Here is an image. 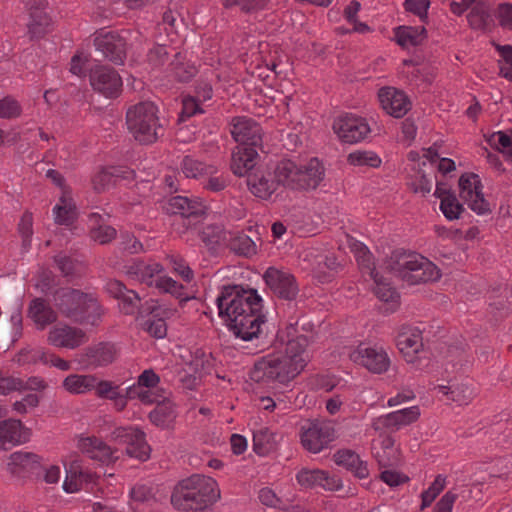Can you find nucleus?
Segmentation results:
<instances>
[{
	"mask_svg": "<svg viewBox=\"0 0 512 512\" xmlns=\"http://www.w3.org/2000/svg\"><path fill=\"white\" fill-rule=\"evenodd\" d=\"M219 316L237 337L248 341L256 337V290L224 286L216 299Z\"/></svg>",
	"mask_w": 512,
	"mask_h": 512,
	"instance_id": "obj_1",
	"label": "nucleus"
},
{
	"mask_svg": "<svg viewBox=\"0 0 512 512\" xmlns=\"http://www.w3.org/2000/svg\"><path fill=\"white\" fill-rule=\"evenodd\" d=\"M230 125L231 135L238 143L232 153L231 170L236 176H247V186L255 194L256 182L251 176L256 167V122L247 116H236Z\"/></svg>",
	"mask_w": 512,
	"mask_h": 512,
	"instance_id": "obj_2",
	"label": "nucleus"
},
{
	"mask_svg": "<svg viewBox=\"0 0 512 512\" xmlns=\"http://www.w3.org/2000/svg\"><path fill=\"white\" fill-rule=\"evenodd\" d=\"M383 269L408 285L434 282L441 276L438 267L426 257L399 249L386 257Z\"/></svg>",
	"mask_w": 512,
	"mask_h": 512,
	"instance_id": "obj_3",
	"label": "nucleus"
},
{
	"mask_svg": "<svg viewBox=\"0 0 512 512\" xmlns=\"http://www.w3.org/2000/svg\"><path fill=\"white\" fill-rule=\"evenodd\" d=\"M219 498L217 482L211 477L195 474L174 488L171 503L178 510L199 512L212 506Z\"/></svg>",
	"mask_w": 512,
	"mask_h": 512,
	"instance_id": "obj_4",
	"label": "nucleus"
},
{
	"mask_svg": "<svg viewBox=\"0 0 512 512\" xmlns=\"http://www.w3.org/2000/svg\"><path fill=\"white\" fill-rule=\"evenodd\" d=\"M55 304L66 318L96 326L101 320L103 309L97 298L77 289L62 288L55 294Z\"/></svg>",
	"mask_w": 512,
	"mask_h": 512,
	"instance_id": "obj_5",
	"label": "nucleus"
},
{
	"mask_svg": "<svg viewBox=\"0 0 512 512\" xmlns=\"http://www.w3.org/2000/svg\"><path fill=\"white\" fill-rule=\"evenodd\" d=\"M126 125L133 138L141 144L155 143L164 132L159 109L151 101L139 102L128 108Z\"/></svg>",
	"mask_w": 512,
	"mask_h": 512,
	"instance_id": "obj_6",
	"label": "nucleus"
},
{
	"mask_svg": "<svg viewBox=\"0 0 512 512\" xmlns=\"http://www.w3.org/2000/svg\"><path fill=\"white\" fill-rule=\"evenodd\" d=\"M324 167L317 158L304 166L291 160H282L275 167L277 181L292 190L316 189L324 178Z\"/></svg>",
	"mask_w": 512,
	"mask_h": 512,
	"instance_id": "obj_7",
	"label": "nucleus"
},
{
	"mask_svg": "<svg viewBox=\"0 0 512 512\" xmlns=\"http://www.w3.org/2000/svg\"><path fill=\"white\" fill-rule=\"evenodd\" d=\"M301 362H291L282 351L274 350L258 358V374L261 379L278 381L285 384L293 380L302 371ZM259 378V375H258Z\"/></svg>",
	"mask_w": 512,
	"mask_h": 512,
	"instance_id": "obj_8",
	"label": "nucleus"
},
{
	"mask_svg": "<svg viewBox=\"0 0 512 512\" xmlns=\"http://www.w3.org/2000/svg\"><path fill=\"white\" fill-rule=\"evenodd\" d=\"M206 205L199 199H190L185 196H173L168 200L167 211L179 215L173 226L178 233H185L192 228V219L205 213Z\"/></svg>",
	"mask_w": 512,
	"mask_h": 512,
	"instance_id": "obj_9",
	"label": "nucleus"
},
{
	"mask_svg": "<svg viewBox=\"0 0 512 512\" xmlns=\"http://www.w3.org/2000/svg\"><path fill=\"white\" fill-rule=\"evenodd\" d=\"M112 438L119 444L126 445V454L132 458L146 461L150 455V447L145 434L136 427H118L112 432Z\"/></svg>",
	"mask_w": 512,
	"mask_h": 512,
	"instance_id": "obj_10",
	"label": "nucleus"
},
{
	"mask_svg": "<svg viewBox=\"0 0 512 512\" xmlns=\"http://www.w3.org/2000/svg\"><path fill=\"white\" fill-rule=\"evenodd\" d=\"M335 438L334 428L325 423L308 422L301 427V443L311 453H319Z\"/></svg>",
	"mask_w": 512,
	"mask_h": 512,
	"instance_id": "obj_11",
	"label": "nucleus"
},
{
	"mask_svg": "<svg viewBox=\"0 0 512 512\" xmlns=\"http://www.w3.org/2000/svg\"><path fill=\"white\" fill-rule=\"evenodd\" d=\"M333 130L343 142L353 144L365 139L370 127L365 118L346 114L334 121Z\"/></svg>",
	"mask_w": 512,
	"mask_h": 512,
	"instance_id": "obj_12",
	"label": "nucleus"
},
{
	"mask_svg": "<svg viewBox=\"0 0 512 512\" xmlns=\"http://www.w3.org/2000/svg\"><path fill=\"white\" fill-rule=\"evenodd\" d=\"M89 80L92 88L106 97H117L122 90L120 75L105 65H95L91 68Z\"/></svg>",
	"mask_w": 512,
	"mask_h": 512,
	"instance_id": "obj_13",
	"label": "nucleus"
},
{
	"mask_svg": "<svg viewBox=\"0 0 512 512\" xmlns=\"http://www.w3.org/2000/svg\"><path fill=\"white\" fill-rule=\"evenodd\" d=\"M266 285L279 298L292 301L299 292L295 277L275 267H269L263 274Z\"/></svg>",
	"mask_w": 512,
	"mask_h": 512,
	"instance_id": "obj_14",
	"label": "nucleus"
},
{
	"mask_svg": "<svg viewBox=\"0 0 512 512\" xmlns=\"http://www.w3.org/2000/svg\"><path fill=\"white\" fill-rule=\"evenodd\" d=\"M88 341L81 328L67 324H57L48 332L47 342L57 348L76 349Z\"/></svg>",
	"mask_w": 512,
	"mask_h": 512,
	"instance_id": "obj_15",
	"label": "nucleus"
},
{
	"mask_svg": "<svg viewBox=\"0 0 512 512\" xmlns=\"http://www.w3.org/2000/svg\"><path fill=\"white\" fill-rule=\"evenodd\" d=\"M94 45L109 61L123 64L126 58V41L118 32L99 33L94 39Z\"/></svg>",
	"mask_w": 512,
	"mask_h": 512,
	"instance_id": "obj_16",
	"label": "nucleus"
},
{
	"mask_svg": "<svg viewBox=\"0 0 512 512\" xmlns=\"http://www.w3.org/2000/svg\"><path fill=\"white\" fill-rule=\"evenodd\" d=\"M130 506L134 512H159L163 500L159 490L150 485L137 484L130 492Z\"/></svg>",
	"mask_w": 512,
	"mask_h": 512,
	"instance_id": "obj_17",
	"label": "nucleus"
},
{
	"mask_svg": "<svg viewBox=\"0 0 512 512\" xmlns=\"http://www.w3.org/2000/svg\"><path fill=\"white\" fill-rule=\"evenodd\" d=\"M378 99L383 110L394 118H402L411 109V101L401 90L394 87H382Z\"/></svg>",
	"mask_w": 512,
	"mask_h": 512,
	"instance_id": "obj_18",
	"label": "nucleus"
},
{
	"mask_svg": "<svg viewBox=\"0 0 512 512\" xmlns=\"http://www.w3.org/2000/svg\"><path fill=\"white\" fill-rule=\"evenodd\" d=\"M262 298L258 295V354L270 348L277 350L278 345L284 343L283 336H279V330L275 322L268 321L262 312Z\"/></svg>",
	"mask_w": 512,
	"mask_h": 512,
	"instance_id": "obj_19",
	"label": "nucleus"
},
{
	"mask_svg": "<svg viewBox=\"0 0 512 512\" xmlns=\"http://www.w3.org/2000/svg\"><path fill=\"white\" fill-rule=\"evenodd\" d=\"M30 436V429L25 427L20 420L6 419L0 421V448L8 450L14 446L24 444L29 441Z\"/></svg>",
	"mask_w": 512,
	"mask_h": 512,
	"instance_id": "obj_20",
	"label": "nucleus"
},
{
	"mask_svg": "<svg viewBox=\"0 0 512 512\" xmlns=\"http://www.w3.org/2000/svg\"><path fill=\"white\" fill-rule=\"evenodd\" d=\"M352 359L375 374L386 372L390 366V359L383 349L359 346Z\"/></svg>",
	"mask_w": 512,
	"mask_h": 512,
	"instance_id": "obj_21",
	"label": "nucleus"
},
{
	"mask_svg": "<svg viewBox=\"0 0 512 512\" xmlns=\"http://www.w3.org/2000/svg\"><path fill=\"white\" fill-rule=\"evenodd\" d=\"M78 448L89 458L101 463L109 464L119 458L117 450L112 449L103 440L95 436L80 438Z\"/></svg>",
	"mask_w": 512,
	"mask_h": 512,
	"instance_id": "obj_22",
	"label": "nucleus"
},
{
	"mask_svg": "<svg viewBox=\"0 0 512 512\" xmlns=\"http://www.w3.org/2000/svg\"><path fill=\"white\" fill-rule=\"evenodd\" d=\"M420 416L418 406L400 409L392 413L382 415L373 422L375 430H398L401 426L409 425L415 422Z\"/></svg>",
	"mask_w": 512,
	"mask_h": 512,
	"instance_id": "obj_23",
	"label": "nucleus"
},
{
	"mask_svg": "<svg viewBox=\"0 0 512 512\" xmlns=\"http://www.w3.org/2000/svg\"><path fill=\"white\" fill-rule=\"evenodd\" d=\"M160 382V377L152 369L144 370L137 379V383L127 389V395L130 398L137 397L144 404H152L158 401L160 395L150 390H141V388H155Z\"/></svg>",
	"mask_w": 512,
	"mask_h": 512,
	"instance_id": "obj_24",
	"label": "nucleus"
},
{
	"mask_svg": "<svg viewBox=\"0 0 512 512\" xmlns=\"http://www.w3.org/2000/svg\"><path fill=\"white\" fill-rule=\"evenodd\" d=\"M163 271V266L155 261L137 259L125 267L128 278L144 283L148 286L155 285L156 279Z\"/></svg>",
	"mask_w": 512,
	"mask_h": 512,
	"instance_id": "obj_25",
	"label": "nucleus"
},
{
	"mask_svg": "<svg viewBox=\"0 0 512 512\" xmlns=\"http://www.w3.org/2000/svg\"><path fill=\"white\" fill-rule=\"evenodd\" d=\"M156 403V407L148 415L149 420L161 429H172L178 416L176 404L162 395Z\"/></svg>",
	"mask_w": 512,
	"mask_h": 512,
	"instance_id": "obj_26",
	"label": "nucleus"
},
{
	"mask_svg": "<svg viewBox=\"0 0 512 512\" xmlns=\"http://www.w3.org/2000/svg\"><path fill=\"white\" fill-rule=\"evenodd\" d=\"M397 347L408 363H415L416 354L423 348L421 331L417 328H403L397 336Z\"/></svg>",
	"mask_w": 512,
	"mask_h": 512,
	"instance_id": "obj_27",
	"label": "nucleus"
},
{
	"mask_svg": "<svg viewBox=\"0 0 512 512\" xmlns=\"http://www.w3.org/2000/svg\"><path fill=\"white\" fill-rule=\"evenodd\" d=\"M395 440L387 435L373 444L374 457L380 468H392L401 464L400 451L394 447Z\"/></svg>",
	"mask_w": 512,
	"mask_h": 512,
	"instance_id": "obj_28",
	"label": "nucleus"
},
{
	"mask_svg": "<svg viewBox=\"0 0 512 512\" xmlns=\"http://www.w3.org/2000/svg\"><path fill=\"white\" fill-rule=\"evenodd\" d=\"M333 459L337 465L343 466L347 470L351 471L354 476L359 479H364L369 476L367 462L363 461L360 456L353 450H338L334 454Z\"/></svg>",
	"mask_w": 512,
	"mask_h": 512,
	"instance_id": "obj_29",
	"label": "nucleus"
},
{
	"mask_svg": "<svg viewBox=\"0 0 512 512\" xmlns=\"http://www.w3.org/2000/svg\"><path fill=\"white\" fill-rule=\"evenodd\" d=\"M28 317L35 323L37 329L44 330L56 322V311L43 298L33 299L28 308Z\"/></svg>",
	"mask_w": 512,
	"mask_h": 512,
	"instance_id": "obj_30",
	"label": "nucleus"
},
{
	"mask_svg": "<svg viewBox=\"0 0 512 512\" xmlns=\"http://www.w3.org/2000/svg\"><path fill=\"white\" fill-rule=\"evenodd\" d=\"M298 322L295 323V325H289L286 328V334H287V342H286V349L285 352H283L284 357H289V360L291 362H301L302 370L306 366L305 360L301 357V354L305 351L307 345H308V338L305 335H298L295 336V333L297 332Z\"/></svg>",
	"mask_w": 512,
	"mask_h": 512,
	"instance_id": "obj_31",
	"label": "nucleus"
},
{
	"mask_svg": "<svg viewBox=\"0 0 512 512\" xmlns=\"http://www.w3.org/2000/svg\"><path fill=\"white\" fill-rule=\"evenodd\" d=\"M85 355L91 365L95 367H103L115 361L118 356V349L113 343L101 342L88 347Z\"/></svg>",
	"mask_w": 512,
	"mask_h": 512,
	"instance_id": "obj_32",
	"label": "nucleus"
},
{
	"mask_svg": "<svg viewBox=\"0 0 512 512\" xmlns=\"http://www.w3.org/2000/svg\"><path fill=\"white\" fill-rule=\"evenodd\" d=\"M437 389L459 405H467L475 395L473 385L469 380L439 385Z\"/></svg>",
	"mask_w": 512,
	"mask_h": 512,
	"instance_id": "obj_33",
	"label": "nucleus"
},
{
	"mask_svg": "<svg viewBox=\"0 0 512 512\" xmlns=\"http://www.w3.org/2000/svg\"><path fill=\"white\" fill-rule=\"evenodd\" d=\"M54 221L58 225H71L77 218L76 205L69 191L64 190L53 208Z\"/></svg>",
	"mask_w": 512,
	"mask_h": 512,
	"instance_id": "obj_34",
	"label": "nucleus"
},
{
	"mask_svg": "<svg viewBox=\"0 0 512 512\" xmlns=\"http://www.w3.org/2000/svg\"><path fill=\"white\" fill-rule=\"evenodd\" d=\"M89 234L92 240L99 244H107L116 238V229L110 225H106L103 218L98 213H91L88 217Z\"/></svg>",
	"mask_w": 512,
	"mask_h": 512,
	"instance_id": "obj_35",
	"label": "nucleus"
},
{
	"mask_svg": "<svg viewBox=\"0 0 512 512\" xmlns=\"http://www.w3.org/2000/svg\"><path fill=\"white\" fill-rule=\"evenodd\" d=\"M396 43L402 48L418 46L427 38L425 27L398 26L394 29Z\"/></svg>",
	"mask_w": 512,
	"mask_h": 512,
	"instance_id": "obj_36",
	"label": "nucleus"
},
{
	"mask_svg": "<svg viewBox=\"0 0 512 512\" xmlns=\"http://www.w3.org/2000/svg\"><path fill=\"white\" fill-rule=\"evenodd\" d=\"M20 357L23 359H19V361L23 362H37L41 361L44 364H50L62 371H67L70 369V363L59 356L48 353L43 349H35V350H22L20 352Z\"/></svg>",
	"mask_w": 512,
	"mask_h": 512,
	"instance_id": "obj_37",
	"label": "nucleus"
},
{
	"mask_svg": "<svg viewBox=\"0 0 512 512\" xmlns=\"http://www.w3.org/2000/svg\"><path fill=\"white\" fill-rule=\"evenodd\" d=\"M180 168L186 178L192 179H202L217 173L215 166L206 164L189 155L183 158Z\"/></svg>",
	"mask_w": 512,
	"mask_h": 512,
	"instance_id": "obj_38",
	"label": "nucleus"
},
{
	"mask_svg": "<svg viewBox=\"0 0 512 512\" xmlns=\"http://www.w3.org/2000/svg\"><path fill=\"white\" fill-rule=\"evenodd\" d=\"M229 232L222 225L210 224L199 233L202 242L210 249L215 250L222 245H227Z\"/></svg>",
	"mask_w": 512,
	"mask_h": 512,
	"instance_id": "obj_39",
	"label": "nucleus"
},
{
	"mask_svg": "<svg viewBox=\"0 0 512 512\" xmlns=\"http://www.w3.org/2000/svg\"><path fill=\"white\" fill-rule=\"evenodd\" d=\"M96 377L94 375L71 374L63 380V387L72 394H84L94 389Z\"/></svg>",
	"mask_w": 512,
	"mask_h": 512,
	"instance_id": "obj_40",
	"label": "nucleus"
},
{
	"mask_svg": "<svg viewBox=\"0 0 512 512\" xmlns=\"http://www.w3.org/2000/svg\"><path fill=\"white\" fill-rule=\"evenodd\" d=\"M146 311H149L153 316L147 319L144 323V330L155 338H164L167 334V326L162 318H157L160 313L159 308L156 307V302L151 300L147 302Z\"/></svg>",
	"mask_w": 512,
	"mask_h": 512,
	"instance_id": "obj_41",
	"label": "nucleus"
},
{
	"mask_svg": "<svg viewBox=\"0 0 512 512\" xmlns=\"http://www.w3.org/2000/svg\"><path fill=\"white\" fill-rule=\"evenodd\" d=\"M124 171L118 167L103 168L92 178L93 188L97 192H103L111 185L115 184L116 179L123 177Z\"/></svg>",
	"mask_w": 512,
	"mask_h": 512,
	"instance_id": "obj_42",
	"label": "nucleus"
},
{
	"mask_svg": "<svg viewBox=\"0 0 512 512\" xmlns=\"http://www.w3.org/2000/svg\"><path fill=\"white\" fill-rule=\"evenodd\" d=\"M169 73L178 82H188L196 75L197 68L193 64L183 62L180 53H177L169 66Z\"/></svg>",
	"mask_w": 512,
	"mask_h": 512,
	"instance_id": "obj_43",
	"label": "nucleus"
},
{
	"mask_svg": "<svg viewBox=\"0 0 512 512\" xmlns=\"http://www.w3.org/2000/svg\"><path fill=\"white\" fill-rule=\"evenodd\" d=\"M369 274L376 284L374 289L375 295L384 302H397L399 298L398 292L389 283L385 282L383 276L379 274L376 268L371 269Z\"/></svg>",
	"mask_w": 512,
	"mask_h": 512,
	"instance_id": "obj_44",
	"label": "nucleus"
},
{
	"mask_svg": "<svg viewBox=\"0 0 512 512\" xmlns=\"http://www.w3.org/2000/svg\"><path fill=\"white\" fill-rule=\"evenodd\" d=\"M29 13L28 31L32 38H40L50 30L51 19L44 10Z\"/></svg>",
	"mask_w": 512,
	"mask_h": 512,
	"instance_id": "obj_45",
	"label": "nucleus"
},
{
	"mask_svg": "<svg viewBox=\"0 0 512 512\" xmlns=\"http://www.w3.org/2000/svg\"><path fill=\"white\" fill-rule=\"evenodd\" d=\"M227 240L229 249L237 255L248 256L254 249V242L244 232L230 233Z\"/></svg>",
	"mask_w": 512,
	"mask_h": 512,
	"instance_id": "obj_46",
	"label": "nucleus"
},
{
	"mask_svg": "<svg viewBox=\"0 0 512 512\" xmlns=\"http://www.w3.org/2000/svg\"><path fill=\"white\" fill-rule=\"evenodd\" d=\"M486 141L492 148L501 152L506 161L512 163V128L510 135L503 131H498L488 136Z\"/></svg>",
	"mask_w": 512,
	"mask_h": 512,
	"instance_id": "obj_47",
	"label": "nucleus"
},
{
	"mask_svg": "<svg viewBox=\"0 0 512 512\" xmlns=\"http://www.w3.org/2000/svg\"><path fill=\"white\" fill-rule=\"evenodd\" d=\"M39 460L38 455L31 452L17 451L10 455L8 466L12 473L17 472V467L28 468L31 465L37 464Z\"/></svg>",
	"mask_w": 512,
	"mask_h": 512,
	"instance_id": "obj_48",
	"label": "nucleus"
},
{
	"mask_svg": "<svg viewBox=\"0 0 512 512\" xmlns=\"http://www.w3.org/2000/svg\"><path fill=\"white\" fill-rule=\"evenodd\" d=\"M119 307L121 311L126 315H132L136 311L143 313L146 311L142 310L141 307V298L140 296L133 290L127 289L126 293L122 295L119 299Z\"/></svg>",
	"mask_w": 512,
	"mask_h": 512,
	"instance_id": "obj_49",
	"label": "nucleus"
},
{
	"mask_svg": "<svg viewBox=\"0 0 512 512\" xmlns=\"http://www.w3.org/2000/svg\"><path fill=\"white\" fill-rule=\"evenodd\" d=\"M440 210L448 220L459 219L462 212L465 211L463 205L459 202L456 194H449L440 202Z\"/></svg>",
	"mask_w": 512,
	"mask_h": 512,
	"instance_id": "obj_50",
	"label": "nucleus"
},
{
	"mask_svg": "<svg viewBox=\"0 0 512 512\" xmlns=\"http://www.w3.org/2000/svg\"><path fill=\"white\" fill-rule=\"evenodd\" d=\"M278 440L276 434L268 428L261 429L258 433V456H266L276 451Z\"/></svg>",
	"mask_w": 512,
	"mask_h": 512,
	"instance_id": "obj_51",
	"label": "nucleus"
},
{
	"mask_svg": "<svg viewBox=\"0 0 512 512\" xmlns=\"http://www.w3.org/2000/svg\"><path fill=\"white\" fill-rule=\"evenodd\" d=\"M347 161L352 165L357 166H369V167H379L381 164V159L379 156L371 151H355L348 155Z\"/></svg>",
	"mask_w": 512,
	"mask_h": 512,
	"instance_id": "obj_52",
	"label": "nucleus"
},
{
	"mask_svg": "<svg viewBox=\"0 0 512 512\" xmlns=\"http://www.w3.org/2000/svg\"><path fill=\"white\" fill-rule=\"evenodd\" d=\"M476 181L481 180L475 173H464L460 176L458 181L459 195L463 201H469L474 196Z\"/></svg>",
	"mask_w": 512,
	"mask_h": 512,
	"instance_id": "obj_53",
	"label": "nucleus"
},
{
	"mask_svg": "<svg viewBox=\"0 0 512 512\" xmlns=\"http://www.w3.org/2000/svg\"><path fill=\"white\" fill-rule=\"evenodd\" d=\"M445 486V478L442 475L436 476L433 483L429 486V488L422 492L421 498L422 503L420 509L423 510L426 507L430 506L435 498L440 494V492L444 489Z\"/></svg>",
	"mask_w": 512,
	"mask_h": 512,
	"instance_id": "obj_54",
	"label": "nucleus"
},
{
	"mask_svg": "<svg viewBox=\"0 0 512 512\" xmlns=\"http://www.w3.org/2000/svg\"><path fill=\"white\" fill-rule=\"evenodd\" d=\"M324 470L319 469H302L296 475L297 481L301 486L306 488H312L315 486H320L321 479H325L323 477Z\"/></svg>",
	"mask_w": 512,
	"mask_h": 512,
	"instance_id": "obj_55",
	"label": "nucleus"
},
{
	"mask_svg": "<svg viewBox=\"0 0 512 512\" xmlns=\"http://www.w3.org/2000/svg\"><path fill=\"white\" fill-rule=\"evenodd\" d=\"M482 189L481 181H476L474 196L469 201H466L471 210L479 215L490 212L489 203L485 200Z\"/></svg>",
	"mask_w": 512,
	"mask_h": 512,
	"instance_id": "obj_56",
	"label": "nucleus"
},
{
	"mask_svg": "<svg viewBox=\"0 0 512 512\" xmlns=\"http://www.w3.org/2000/svg\"><path fill=\"white\" fill-rule=\"evenodd\" d=\"M87 474L76 469H70L67 472L66 479L63 483V488L68 493H75L81 489L82 482L87 479Z\"/></svg>",
	"mask_w": 512,
	"mask_h": 512,
	"instance_id": "obj_57",
	"label": "nucleus"
},
{
	"mask_svg": "<svg viewBox=\"0 0 512 512\" xmlns=\"http://www.w3.org/2000/svg\"><path fill=\"white\" fill-rule=\"evenodd\" d=\"M93 390H95L97 397L109 400L116 398L120 393L119 386L107 380L98 381L96 379V384Z\"/></svg>",
	"mask_w": 512,
	"mask_h": 512,
	"instance_id": "obj_58",
	"label": "nucleus"
},
{
	"mask_svg": "<svg viewBox=\"0 0 512 512\" xmlns=\"http://www.w3.org/2000/svg\"><path fill=\"white\" fill-rule=\"evenodd\" d=\"M269 176L271 175L269 174ZM279 184L281 183L277 181L275 172L274 177L262 176L258 180V198L267 200L274 193Z\"/></svg>",
	"mask_w": 512,
	"mask_h": 512,
	"instance_id": "obj_59",
	"label": "nucleus"
},
{
	"mask_svg": "<svg viewBox=\"0 0 512 512\" xmlns=\"http://www.w3.org/2000/svg\"><path fill=\"white\" fill-rule=\"evenodd\" d=\"M155 286L165 293H170L176 297H181L183 295V285L176 282L170 277H158L155 282Z\"/></svg>",
	"mask_w": 512,
	"mask_h": 512,
	"instance_id": "obj_60",
	"label": "nucleus"
},
{
	"mask_svg": "<svg viewBox=\"0 0 512 512\" xmlns=\"http://www.w3.org/2000/svg\"><path fill=\"white\" fill-rule=\"evenodd\" d=\"M201 102L194 96H186L182 100L181 119L190 118L196 114H201L204 110L201 107Z\"/></svg>",
	"mask_w": 512,
	"mask_h": 512,
	"instance_id": "obj_61",
	"label": "nucleus"
},
{
	"mask_svg": "<svg viewBox=\"0 0 512 512\" xmlns=\"http://www.w3.org/2000/svg\"><path fill=\"white\" fill-rule=\"evenodd\" d=\"M21 113V107L19 103L10 98L6 97L0 100V118H15Z\"/></svg>",
	"mask_w": 512,
	"mask_h": 512,
	"instance_id": "obj_62",
	"label": "nucleus"
},
{
	"mask_svg": "<svg viewBox=\"0 0 512 512\" xmlns=\"http://www.w3.org/2000/svg\"><path fill=\"white\" fill-rule=\"evenodd\" d=\"M430 0H405V10L418 16L421 20L427 18Z\"/></svg>",
	"mask_w": 512,
	"mask_h": 512,
	"instance_id": "obj_63",
	"label": "nucleus"
},
{
	"mask_svg": "<svg viewBox=\"0 0 512 512\" xmlns=\"http://www.w3.org/2000/svg\"><path fill=\"white\" fill-rule=\"evenodd\" d=\"M497 18L502 28L512 30V4H499L497 8Z\"/></svg>",
	"mask_w": 512,
	"mask_h": 512,
	"instance_id": "obj_64",
	"label": "nucleus"
}]
</instances>
